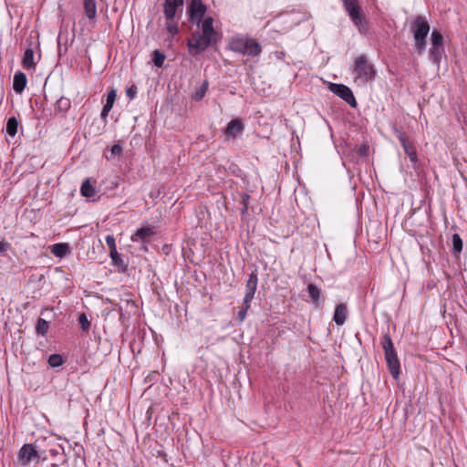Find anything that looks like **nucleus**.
I'll return each instance as SVG.
<instances>
[{"label":"nucleus","mask_w":467,"mask_h":467,"mask_svg":"<svg viewBox=\"0 0 467 467\" xmlns=\"http://www.w3.org/2000/svg\"><path fill=\"white\" fill-rule=\"evenodd\" d=\"M206 5L202 0H192L188 6V15L192 22L201 24L202 32H195L188 40L187 46L189 52L196 56L207 49L216 41V32L213 28V19L211 16L202 17L206 13Z\"/></svg>","instance_id":"1"},{"label":"nucleus","mask_w":467,"mask_h":467,"mask_svg":"<svg viewBox=\"0 0 467 467\" xmlns=\"http://www.w3.org/2000/svg\"><path fill=\"white\" fill-rule=\"evenodd\" d=\"M376 74L374 66L368 62L366 56L361 55L355 58L352 75L354 83L357 86H366L368 82L375 79Z\"/></svg>","instance_id":"2"},{"label":"nucleus","mask_w":467,"mask_h":467,"mask_svg":"<svg viewBox=\"0 0 467 467\" xmlns=\"http://www.w3.org/2000/svg\"><path fill=\"white\" fill-rule=\"evenodd\" d=\"M413 34L414 47L419 54H422L426 48V38L430 32V25L422 16H416L410 24Z\"/></svg>","instance_id":"3"},{"label":"nucleus","mask_w":467,"mask_h":467,"mask_svg":"<svg viewBox=\"0 0 467 467\" xmlns=\"http://www.w3.org/2000/svg\"><path fill=\"white\" fill-rule=\"evenodd\" d=\"M230 49L234 52L250 57L258 56L262 51L261 46L256 40L244 37L232 38L230 41Z\"/></svg>","instance_id":"4"},{"label":"nucleus","mask_w":467,"mask_h":467,"mask_svg":"<svg viewBox=\"0 0 467 467\" xmlns=\"http://www.w3.org/2000/svg\"><path fill=\"white\" fill-rule=\"evenodd\" d=\"M382 348L384 349L385 358L393 378L398 379L400 375V361L394 348L393 342L389 334H385L382 341Z\"/></svg>","instance_id":"5"},{"label":"nucleus","mask_w":467,"mask_h":467,"mask_svg":"<svg viewBox=\"0 0 467 467\" xmlns=\"http://www.w3.org/2000/svg\"><path fill=\"white\" fill-rule=\"evenodd\" d=\"M445 56L443 36L438 30H433L431 34V47L429 49L430 59L440 67L442 57Z\"/></svg>","instance_id":"6"},{"label":"nucleus","mask_w":467,"mask_h":467,"mask_svg":"<svg viewBox=\"0 0 467 467\" xmlns=\"http://www.w3.org/2000/svg\"><path fill=\"white\" fill-rule=\"evenodd\" d=\"M343 4L351 21L358 28L359 32H365L367 30V24L358 0H343Z\"/></svg>","instance_id":"7"},{"label":"nucleus","mask_w":467,"mask_h":467,"mask_svg":"<svg viewBox=\"0 0 467 467\" xmlns=\"http://www.w3.org/2000/svg\"><path fill=\"white\" fill-rule=\"evenodd\" d=\"M38 452L32 443L24 444L17 453V462L22 467H27L32 462H38Z\"/></svg>","instance_id":"8"},{"label":"nucleus","mask_w":467,"mask_h":467,"mask_svg":"<svg viewBox=\"0 0 467 467\" xmlns=\"http://www.w3.org/2000/svg\"><path fill=\"white\" fill-rule=\"evenodd\" d=\"M329 90L332 93H334L335 95L341 98L351 107H356L357 102H356L355 97L353 95V92L351 91V89L348 87H347L343 84L331 83L329 85Z\"/></svg>","instance_id":"9"},{"label":"nucleus","mask_w":467,"mask_h":467,"mask_svg":"<svg viewBox=\"0 0 467 467\" xmlns=\"http://www.w3.org/2000/svg\"><path fill=\"white\" fill-rule=\"evenodd\" d=\"M154 234V227L146 224L137 229L136 232L130 236V239L132 242L145 244L150 242Z\"/></svg>","instance_id":"10"},{"label":"nucleus","mask_w":467,"mask_h":467,"mask_svg":"<svg viewBox=\"0 0 467 467\" xmlns=\"http://www.w3.org/2000/svg\"><path fill=\"white\" fill-rule=\"evenodd\" d=\"M257 275L254 272H252L245 285V295L244 297V305H246V308H250V304L254 299L255 291L257 289Z\"/></svg>","instance_id":"11"},{"label":"nucleus","mask_w":467,"mask_h":467,"mask_svg":"<svg viewBox=\"0 0 467 467\" xmlns=\"http://www.w3.org/2000/svg\"><path fill=\"white\" fill-rule=\"evenodd\" d=\"M184 0H165L163 13L165 19L175 18L177 10H182Z\"/></svg>","instance_id":"12"},{"label":"nucleus","mask_w":467,"mask_h":467,"mask_svg":"<svg viewBox=\"0 0 467 467\" xmlns=\"http://www.w3.org/2000/svg\"><path fill=\"white\" fill-rule=\"evenodd\" d=\"M243 122L240 119H235L228 123V126L225 130V135L227 138H235L243 132Z\"/></svg>","instance_id":"13"},{"label":"nucleus","mask_w":467,"mask_h":467,"mask_svg":"<svg viewBox=\"0 0 467 467\" xmlns=\"http://www.w3.org/2000/svg\"><path fill=\"white\" fill-rule=\"evenodd\" d=\"M26 83L27 78L25 73L18 71L15 74L13 80V88L16 93L21 94L24 91Z\"/></svg>","instance_id":"14"},{"label":"nucleus","mask_w":467,"mask_h":467,"mask_svg":"<svg viewBox=\"0 0 467 467\" xmlns=\"http://www.w3.org/2000/svg\"><path fill=\"white\" fill-rule=\"evenodd\" d=\"M347 313H348V310H347V306L345 304H338L336 306L334 316H333V320L335 321V323L337 326H342L346 322Z\"/></svg>","instance_id":"15"},{"label":"nucleus","mask_w":467,"mask_h":467,"mask_svg":"<svg viewBox=\"0 0 467 467\" xmlns=\"http://www.w3.org/2000/svg\"><path fill=\"white\" fill-rule=\"evenodd\" d=\"M22 65H23L24 68H26V69H28V70L36 69V62L35 61V54H34L33 49L27 48L25 51V54H24L23 59H22Z\"/></svg>","instance_id":"16"},{"label":"nucleus","mask_w":467,"mask_h":467,"mask_svg":"<svg viewBox=\"0 0 467 467\" xmlns=\"http://www.w3.org/2000/svg\"><path fill=\"white\" fill-rule=\"evenodd\" d=\"M116 96H117V94L114 89H111L109 92L106 104L104 105L102 111H101V117L103 119H105L108 116L109 112L111 110V109L114 105L115 99H116Z\"/></svg>","instance_id":"17"},{"label":"nucleus","mask_w":467,"mask_h":467,"mask_svg":"<svg viewBox=\"0 0 467 467\" xmlns=\"http://www.w3.org/2000/svg\"><path fill=\"white\" fill-rule=\"evenodd\" d=\"M307 292L309 296L316 306H320L321 289L313 284L307 285Z\"/></svg>","instance_id":"18"},{"label":"nucleus","mask_w":467,"mask_h":467,"mask_svg":"<svg viewBox=\"0 0 467 467\" xmlns=\"http://www.w3.org/2000/svg\"><path fill=\"white\" fill-rule=\"evenodd\" d=\"M51 252L55 256L62 258L69 253V247L67 244H56L52 246Z\"/></svg>","instance_id":"19"},{"label":"nucleus","mask_w":467,"mask_h":467,"mask_svg":"<svg viewBox=\"0 0 467 467\" xmlns=\"http://www.w3.org/2000/svg\"><path fill=\"white\" fill-rule=\"evenodd\" d=\"M80 192L84 197L91 198L96 194L95 187L90 184V180L87 179L81 185Z\"/></svg>","instance_id":"20"},{"label":"nucleus","mask_w":467,"mask_h":467,"mask_svg":"<svg viewBox=\"0 0 467 467\" xmlns=\"http://www.w3.org/2000/svg\"><path fill=\"white\" fill-rule=\"evenodd\" d=\"M84 9L86 16L92 19L97 15V7L95 0H84Z\"/></svg>","instance_id":"21"},{"label":"nucleus","mask_w":467,"mask_h":467,"mask_svg":"<svg viewBox=\"0 0 467 467\" xmlns=\"http://www.w3.org/2000/svg\"><path fill=\"white\" fill-rule=\"evenodd\" d=\"M17 128H18V121L15 117H11L7 119L6 123V133L11 136L15 137L17 133Z\"/></svg>","instance_id":"22"},{"label":"nucleus","mask_w":467,"mask_h":467,"mask_svg":"<svg viewBox=\"0 0 467 467\" xmlns=\"http://www.w3.org/2000/svg\"><path fill=\"white\" fill-rule=\"evenodd\" d=\"M403 150L405 151V153L408 155L410 161L416 164L417 161H418V156H417V151H416V149L413 145V143H410V144H406L405 147H403Z\"/></svg>","instance_id":"23"},{"label":"nucleus","mask_w":467,"mask_h":467,"mask_svg":"<svg viewBox=\"0 0 467 467\" xmlns=\"http://www.w3.org/2000/svg\"><path fill=\"white\" fill-rule=\"evenodd\" d=\"M165 28L172 36L178 34L179 26L178 23L175 21V18L166 19Z\"/></svg>","instance_id":"24"},{"label":"nucleus","mask_w":467,"mask_h":467,"mask_svg":"<svg viewBox=\"0 0 467 467\" xmlns=\"http://www.w3.org/2000/svg\"><path fill=\"white\" fill-rule=\"evenodd\" d=\"M462 250V241L458 234L452 235V252L458 254Z\"/></svg>","instance_id":"25"},{"label":"nucleus","mask_w":467,"mask_h":467,"mask_svg":"<svg viewBox=\"0 0 467 467\" xmlns=\"http://www.w3.org/2000/svg\"><path fill=\"white\" fill-rule=\"evenodd\" d=\"M48 327H49V325H48L47 321H46L43 318H39L37 320L36 327L37 334L45 336L48 331Z\"/></svg>","instance_id":"26"},{"label":"nucleus","mask_w":467,"mask_h":467,"mask_svg":"<svg viewBox=\"0 0 467 467\" xmlns=\"http://www.w3.org/2000/svg\"><path fill=\"white\" fill-rule=\"evenodd\" d=\"M165 58H166L165 55L162 52H161L160 50L153 51L152 61L157 67H161L163 66Z\"/></svg>","instance_id":"27"},{"label":"nucleus","mask_w":467,"mask_h":467,"mask_svg":"<svg viewBox=\"0 0 467 467\" xmlns=\"http://www.w3.org/2000/svg\"><path fill=\"white\" fill-rule=\"evenodd\" d=\"M48 365L52 368L59 367L63 363L62 357L58 354H52L48 358Z\"/></svg>","instance_id":"28"},{"label":"nucleus","mask_w":467,"mask_h":467,"mask_svg":"<svg viewBox=\"0 0 467 467\" xmlns=\"http://www.w3.org/2000/svg\"><path fill=\"white\" fill-rule=\"evenodd\" d=\"M78 322L83 331H88L89 329L90 322L88 321V317L85 314H81L78 317Z\"/></svg>","instance_id":"29"},{"label":"nucleus","mask_w":467,"mask_h":467,"mask_svg":"<svg viewBox=\"0 0 467 467\" xmlns=\"http://www.w3.org/2000/svg\"><path fill=\"white\" fill-rule=\"evenodd\" d=\"M397 137H398L399 141L400 142V144H401L402 148H403V147H405V146H406V144L408 145V144L411 143V142L409 140V139H408V137L406 136V134H405L404 132H402V131H398V133H397Z\"/></svg>","instance_id":"30"},{"label":"nucleus","mask_w":467,"mask_h":467,"mask_svg":"<svg viewBox=\"0 0 467 467\" xmlns=\"http://www.w3.org/2000/svg\"><path fill=\"white\" fill-rule=\"evenodd\" d=\"M106 244L109 246V250L111 252H115L116 244H115V238L113 235H107L105 238Z\"/></svg>","instance_id":"31"},{"label":"nucleus","mask_w":467,"mask_h":467,"mask_svg":"<svg viewBox=\"0 0 467 467\" xmlns=\"http://www.w3.org/2000/svg\"><path fill=\"white\" fill-rule=\"evenodd\" d=\"M138 88L135 85H131L126 89V95L130 99H135L137 95Z\"/></svg>","instance_id":"32"},{"label":"nucleus","mask_w":467,"mask_h":467,"mask_svg":"<svg viewBox=\"0 0 467 467\" xmlns=\"http://www.w3.org/2000/svg\"><path fill=\"white\" fill-rule=\"evenodd\" d=\"M122 151V148L119 144H115L110 149L111 156L119 155Z\"/></svg>","instance_id":"33"},{"label":"nucleus","mask_w":467,"mask_h":467,"mask_svg":"<svg viewBox=\"0 0 467 467\" xmlns=\"http://www.w3.org/2000/svg\"><path fill=\"white\" fill-rule=\"evenodd\" d=\"M10 248V244L5 242H0V254H4Z\"/></svg>","instance_id":"34"},{"label":"nucleus","mask_w":467,"mask_h":467,"mask_svg":"<svg viewBox=\"0 0 467 467\" xmlns=\"http://www.w3.org/2000/svg\"><path fill=\"white\" fill-rule=\"evenodd\" d=\"M248 309H249V308H246V305H244V308H242V309L239 311V313H238V317H239L240 321H244V318H245V317H246V313H247V310H248Z\"/></svg>","instance_id":"35"},{"label":"nucleus","mask_w":467,"mask_h":467,"mask_svg":"<svg viewBox=\"0 0 467 467\" xmlns=\"http://www.w3.org/2000/svg\"><path fill=\"white\" fill-rule=\"evenodd\" d=\"M110 257L115 263H117L119 260H120V256H119V253L117 252V248L115 249V252L110 251Z\"/></svg>","instance_id":"36"},{"label":"nucleus","mask_w":467,"mask_h":467,"mask_svg":"<svg viewBox=\"0 0 467 467\" xmlns=\"http://www.w3.org/2000/svg\"><path fill=\"white\" fill-rule=\"evenodd\" d=\"M367 150H368V147L364 145L360 148L359 152H360V154H366Z\"/></svg>","instance_id":"37"},{"label":"nucleus","mask_w":467,"mask_h":467,"mask_svg":"<svg viewBox=\"0 0 467 467\" xmlns=\"http://www.w3.org/2000/svg\"><path fill=\"white\" fill-rule=\"evenodd\" d=\"M59 103H60V104H63L65 108H67V107H68V105H69L68 101H63V100H60V101H59Z\"/></svg>","instance_id":"38"},{"label":"nucleus","mask_w":467,"mask_h":467,"mask_svg":"<svg viewBox=\"0 0 467 467\" xmlns=\"http://www.w3.org/2000/svg\"><path fill=\"white\" fill-rule=\"evenodd\" d=\"M142 250L145 251V252L148 251V249H147V247L145 245L142 246Z\"/></svg>","instance_id":"39"}]
</instances>
